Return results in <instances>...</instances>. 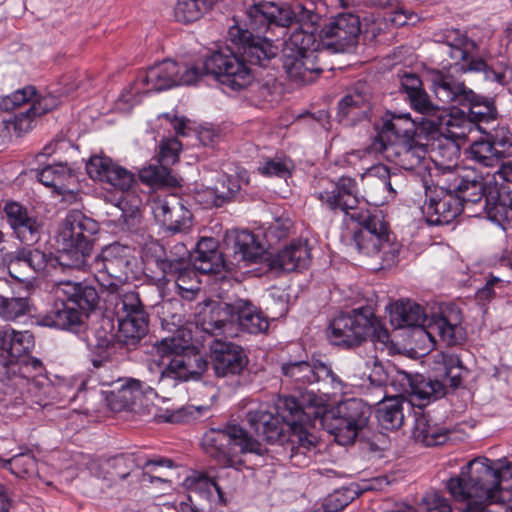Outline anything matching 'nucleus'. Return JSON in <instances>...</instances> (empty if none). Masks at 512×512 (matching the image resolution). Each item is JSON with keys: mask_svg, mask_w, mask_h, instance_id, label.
<instances>
[{"mask_svg": "<svg viewBox=\"0 0 512 512\" xmlns=\"http://www.w3.org/2000/svg\"><path fill=\"white\" fill-rule=\"evenodd\" d=\"M32 304L28 296L16 294L7 280L0 279V317L7 321L28 314Z\"/></svg>", "mask_w": 512, "mask_h": 512, "instance_id": "obj_44", "label": "nucleus"}, {"mask_svg": "<svg viewBox=\"0 0 512 512\" xmlns=\"http://www.w3.org/2000/svg\"><path fill=\"white\" fill-rule=\"evenodd\" d=\"M164 256H157L155 259L156 267L161 271V263H181L183 265L190 264L189 261V249L184 243H177L173 249L170 250L169 254L163 251Z\"/></svg>", "mask_w": 512, "mask_h": 512, "instance_id": "obj_58", "label": "nucleus"}, {"mask_svg": "<svg viewBox=\"0 0 512 512\" xmlns=\"http://www.w3.org/2000/svg\"><path fill=\"white\" fill-rule=\"evenodd\" d=\"M107 309H111L118 324L119 337L124 342L135 343L147 332L148 314L141 303L139 294L120 286L108 291Z\"/></svg>", "mask_w": 512, "mask_h": 512, "instance_id": "obj_20", "label": "nucleus"}, {"mask_svg": "<svg viewBox=\"0 0 512 512\" xmlns=\"http://www.w3.org/2000/svg\"><path fill=\"white\" fill-rule=\"evenodd\" d=\"M400 84L408 96L411 107L422 115V125L430 123L431 118L438 115V112L442 110L438 105L431 102L422 88V81L417 74L404 72L400 75Z\"/></svg>", "mask_w": 512, "mask_h": 512, "instance_id": "obj_38", "label": "nucleus"}, {"mask_svg": "<svg viewBox=\"0 0 512 512\" xmlns=\"http://www.w3.org/2000/svg\"><path fill=\"white\" fill-rule=\"evenodd\" d=\"M371 330L369 331L368 336L371 339V342L375 345L377 349H384L387 347L389 343V332L386 328L382 327L374 317V313L372 312L371 316Z\"/></svg>", "mask_w": 512, "mask_h": 512, "instance_id": "obj_62", "label": "nucleus"}, {"mask_svg": "<svg viewBox=\"0 0 512 512\" xmlns=\"http://www.w3.org/2000/svg\"><path fill=\"white\" fill-rule=\"evenodd\" d=\"M361 32L359 15L352 12L339 13L321 28L317 44L325 53L350 52L358 44Z\"/></svg>", "mask_w": 512, "mask_h": 512, "instance_id": "obj_22", "label": "nucleus"}, {"mask_svg": "<svg viewBox=\"0 0 512 512\" xmlns=\"http://www.w3.org/2000/svg\"><path fill=\"white\" fill-rule=\"evenodd\" d=\"M213 370L218 378H232L241 375L248 365L244 349L231 341L214 339L210 345Z\"/></svg>", "mask_w": 512, "mask_h": 512, "instance_id": "obj_32", "label": "nucleus"}, {"mask_svg": "<svg viewBox=\"0 0 512 512\" xmlns=\"http://www.w3.org/2000/svg\"><path fill=\"white\" fill-rule=\"evenodd\" d=\"M483 210L488 220L499 226L507 235L512 233V189L509 185L483 181Z\"/></svg>", "mask_w": 512, "mask_h": 512, "instance_id": "obj_30", "label": "nucleus"}, {"mask_svg": "<svg viewBox=\"0 0 512 512\" xmlns=\"http://www.w3.org/2000/svg\"><path fill=\"white\" fill-rule=\"evenodd\" d=\"M188 345L175 337L164 338L156 346L157 352L162 356L161 363L150 365V371H156L159 376L156 380L150 379V382H157L160 389L174 388L180 382L189 380L193 375H199L207 367V361L200 355H195L193 360L196 363L197 370H192L191 359L186 360L182 353Z\"/></svg>", "mask_w": 512, "mask_h": 512, "instance_id": "obj_18", "label": "nucleus"}, {"mask_svg": "<svg viewBox=\"0 0 512 512\" xmlns=\"http://www.w3.org/2000/svg\"><path fill=\"white\" fill-rule=\"evenodd\" d=\"M24 369L31 370L34 374L29 385H25L26 387L14 397L16 401L27 402V405L36 404L43 408L54 404L65 407L87 394V380L84 376L57 378L55 382H51L45 374L41 360L33 361L31 365L24 366Z\"/></svg>", "mask_w": 512, "mask_h": 512, "instance_id": "obj_13", "label": "nucleus"}, {"mask_svg": "<svg viewBox=\"0 0 512 512\" xmlns=\"http://www.w3.org/2000/svg\"><path fill=\"white\" fill-rule=\"evenodd\" d=\"M47 263L48 257L44 252L38 249L22 248L11 255L8 271L12 278L24 282L30 276L27 275V271H22L21 265H26L33 274H38L45 270Z\"/></svg>", "mask_w": 512, "mask_h": 512, "instance_id": "obj_39", "label": "nucleus"}, {"mask_svg": "<svg viewBox=\"0 0 512 512\" xmlns=\"http://www.w3.org/2000/svg\"><path fill=\"white\" fill-rule=\"evenodd\" d=\"M151 208L155 219L166 226L171 222L173 213L181 212V199L173 194L158 196L153 200Z\"/></svg>", "mask_w": 512, "mask_h": 512, "instance_id": "obj_52", "label": "nucleus"}, {"mask_svg": "<svg viewBox=\"0 0 512 512\" xmlns=\"http://www.w3.org/2000/svg\"><path fill=\"white\" fill-rule=\"evenodd\" d=\"M162 277L159 279L163 284H172L177 294L184 300H194L200 291L201 281L198 270L181 263L162 262Z\"/></svg>", "mask_w": 512, "mask_h": 512, "instance_id": "obj_34", "label": "nucleus"}, {"mask_svg": "<svg viewBox=\"0 0 512 512\" xmlns=\"http://www.w3.org/2000/svg\"><path fill=\"white\" fill-rule=\"evenodd\" d=\"M141 181L152 187L172 185L174 178L168 165H150L139 172Z\"/></svg>", "mask_w": 512, "mask_h": 512, "instance_id": "obj_54", "label": "nucleus"}, {"mask_svg": "<svg viewBox=\"0 0 512 512\" xmlns=\"http://www.w3.org/2000/svg\"><path fill=\"white\" fill-rule=\"evenodd\" d=\"M421 120L422 116L413 119L409 112L388 111L381 118V124L376 126L377 134L371 144L379 142L387 146L415 138L418 130L427 132L428 125H422Z\"/></svg>", "mask_w": 512, "mask_h": 512, "instance_id": "obj_29", "label": "nucleus"}, {"mask_svg": "<svg viewBox=\"0 0 512 512\" xmlns=\"http://www.w3.org/2000/svg\"><path fill=\"white\" fill-rule=\"evenodd\" d=\"M248 15L243 25L235 22L229 27L228 39L235 47L221 48L211 53L204 61L202 67H199L204 74H211L226 89L240 91L247 88L254 80V75L250 68L251 65H257L249 61L248 56L244 54L241 44L232 40L230 31L233 27L249 28L247 26Z\"/></svg>", "mask_w": 512, "mask_h": 512, "instance_id": "obj_16", "label": "nucleus"}, {"mask_svg": "<svg viewBox=\"0 0 512 512\" xmlns=\"http://www.w3.org/2000/svg\"><path fill=\"white\" fill-rule=\"evenodd\" d=\"M192 224V214L181 203V212L173 213L171 222L166 224L167 230L172 234L187 232Z\"/></svg>", "mask_w": 512, "mask_h": 512, "instance_id": "obj_59", "label": "nucleus"}, {"mask_svg": "<svg viewBox=\"0 0 512 512\" xmlns=\"http://www.w3.org/2000/svg\"><path fill=\"white\" fill-rule=\"evenodd\" d=\"M128 194L122 192L116 200L115 206L120 211L119 222H121L127 230L136 229L141 220L140 210L137 204H129L127 200Z\"/></svg>", "mask_w": 512, "mask_h": 512, "instance_id": "obj_55", "label": "nucleus"}, {"mask_svg": "<svg viewBox=\"0 0 512 512\" xmlns=\"http://www.w3.org/2000/svg\"><path fill=\"white\" fill-rule=\"evenodd\" d=\"M428 125L427 134L442 137L447 142L445 144L439 143L437 149L434 151L433 163L435 165V172L432 174L437 179L439 177H445L446 175L453 173L457 176H464L469 169L460 168L457 166L459 158V144L458 140L464 139L465 137H448L442 134L436 126L426 123Z\"/></svg>", "mask_w": 512, "mask_h": 512, "instance_id": "obj_35", "label": "nucleus"}, {"mask_svg": "<svg viewBox=\"0 0 512 512\" xmlns=\"http://www.w3.org/2000/svg\"><path fill=\"white\" fill-rule=\"evenodd\" d=\"M385 27V19L371 15L364 19L361 33H364V35L370 39H374L384 30Z\"/></svg>", "mask_w": 512, "mask_h": 512, "instance_id": "obj_63", "label": "nucleus"}, {"mask_svg": "<svg viewBox=\"0 0 512 512\" xmlns=\"http://www.w3.org/2000/svg\"><path fill=\"white\" fill-rule=\"evenodd\" d=\"M362 179L367 185L381 194L378 198L370 195V200L365 201L362 199L365 206L367 203H371L373 206L378 207L395 199L397 192L393 187L392 176L387 166L377 164L368 168L362 175Z\"/></svg>", "mask_w": 512, "mask_h": 512, "instance_id": "obj_41", "label": "nucleus"}, {"mask_svg": "<svg viewBox=\"0 0 512 512\" xmlns=\"http://www.w3.org/2000/svg\"><path fill=\"white\" fill-rule=\"evenodd\" d=\"M3 210L10 228L19 241L31 245L39 240L41 224L24 205L9 201Z\"/></svg>", "mask_w": 512, "mask_h": 512, "instance_id": "obj_37", "label": "nucleus"}, {"mask_svg": "<svg viewBox=\"0 0 512 512\" xmlns=\"http://www.w3.org/2000/svg\"><path fill=\"white\" fill-rule=\"evenodd\" d=\"M357 193L356 181L341 177L329 189L318 192L317 198L331 211L342 212L359 224L353 234L359 253L367 256L381 254L383 261L393 262L399 252L398 245L391 241L383 217L376 210L366 208Z\"/></svg>", "mask_w": 512, "mask_h": 512, "instance_id": "obj_6", "label": "nucleus"}, {"mask_svg": "<svg viewBox=\"0 0 512 512\" xmlns=\"http://www.w3.org/2000/svg\"><path fill=\"white\" fill-rule=\"evenodd\" d=\"M34 347V337L28 331H16L10 327L0 330V391L14 398L33 378L31 365L38 358L28 353Z\"/></svg>", "mask_w": 512, "mask_h": 512, "instance_id": "obj_11", "label": "nucleus"}, {"mask_svg": "<svg viewBox=\"0 0 512 512\" xmlns=\"http://www.w3.org/2000/svg\"><path fill=\"white\" fill-rule=\"evenodd\" d=\"M367 152L382 156L405 170H415L417 173H421L422 170L429 169L427 146L419 143L415 138L390 143L387 146L379 142L370 144L367 147Z\"/></svg>", "mask_w": 512, "mask_h": 512, "instance_id": "obj_25", "label": "nucleus"}, {"mask_svg": "<svg viewBox=\"0 0 512 512\" xmlns=\"http://www.w3.org/2000/svg\"><path fill=\"white\" fill-rule=\"evenodd\" d=\"M485 138L473 141L466 150V158L485 167H493L512 156V137L505 127L484 133Z\"/></svg>", "mask_w": 512, "mask_h": 512, "instance_id": "obj_26", "label": "nucleus"}, {"mask_svg": "<svg viewBox=\"0 0 512 512\" xmlns=\"http://www.w3.org/2000/svg\"><path fill=\"white\" fill-rule=\"evenodd\" d=\"M38 117L32 113L31 108L16 113L13 118L0 119V143L10 136V131L13 130L18 136L27 133L34 126L35 118Z\"/></svg>", "mask_w": 512, "mask_h": 512, "instance_id": "obj_50", "label": "nucleus"}, {"mask_svg": "<svg viewBox=\"0 0 512 512\" xmlns=\"http://www.w3.org/2000/svg\"><path fill=\"white\" fill-rule=\"evenodd\" d=\"M238 180L226 174L220 176L213 187H207L203 195L207 198V206L220 207L232 199L240 190Z\"/></svg>", "mask_w": 512, "mask_h": 512, "instance_id": "obj_46", "label": "nucleus"}, {"mask_svg": "<svg viewBox=\"0 0 512 512\" xmlns=\"http://www.w3.org/2000/svg\"><path fill=\"white\" fill-rule=\"evenodd\" d=\"M196 323L204 333L212 336L233 335L235 324L249 334L262 333L269 327L262 312L251 302L242 299L233 304L206 305Z\"/></svg>", "mask_w": 512, "mask_h": 512, "instance_id": "obj_14", "label": "nucleus"}, {"mask_svg": "<svg viewBox=\"0 0 512 512\" xmlns=\"http://www.w3.org/2000/svg\"><path fill=\"white\" fill-rule=\"evenodd\" d=\"M433 369L442 380L426 378L421 374L397 371L392 385L402 396H409L413 405L425 406L445 395L446 385L458 387L462 382L464 366L458 355L437 352L433 355Z\"/></svg>", "mask_w": 512, "mask_h": 512, "instance_id": "obj_8", "label": "nucleus"}, {"mask_svg": "<svg viewBox=\"0 0 512 512\" xmlns=\"http://www.w3.org/2000/svg\"><path fill=\"white\" fill-rule=\"evenodd\" d=\"M202 77V71L195 65H180L166 59L159 62L141 75L129 90L120 94L116 106L119 110L129 111L141 102L143 95L161 92L179 85H193Z\"/></svg>", "mask_w": 512, "mask_h": 512, "instance_id": "obj_12", "label": "nucleus"}, {"mask_svg": "<svg viewBox=\"0 0 512 512\" xmlns=\"http://www.w3.org/2000/svg\"><path fill=\"white\" fill-rule=\"evenodd\" d=\"M247 15L249 28L235 26L230 35L249 61L265 67L278 53L275 42L283 40V68L292 81L311 83L326 69L320 63L325 52L317 44L320 15L313 3L263 1L250 6Z\"/></svg>", "mask_w": 512, "mask_h": 512, "instance_id": "obj_1", "label": "nucleus"}, {"mask_svg": "<svg viewBox=\"0 0 512 512\" xmlns=\"http://www.w3.org/2000/svg\"><path fill=\"white\" fill-rule=\"evenodd\" d=\"M462 321L461 311L455 305H447L429 319L425 334L432 342L438 336L448 346L461 344L466 339Z\"/></svg>", "mask_w": 512, "mask_h": 512, "instance_id": "obj_31", "label": "nucleus"}, {"mask_svg": "<svg viewBox=\"0 0 512 512\" xmlns=\"http://www.w3.org/2000/svg\"><path fill=\"white\" fill-rule=\"evenodd\" d=\"M174 463L171 459L164 457L149 458L144 470L138 474L140 478L138 483L142 487L153 486L159 489L163 494L169 493L174 489L173 481L162 472V469H171Z\"/></svg>", "mask_w": 512, "mask_h": 512, "instance_id": "obj_42", "label": "nucleus"}, {"mask_svg": "<svg viewBox=\"0 0 512 512\" xmlns=\"http://www.w3.org/2000/svg\"><path fill=\"white\" fill-rule=\"evenodd\" d=\"M372 415L371 406L359 398L341 401L328 424L329 432L340 445H350L356 440Z\"/></svg>", "mask_w": 512, "mask_h": 512, "instance_id": "obj_21", "label": "nucleus"}, {"mask_svg": "<svg viewBox=\"0 0 512 512\" xmlns=\"http://www.w3.org/2000/svg\"><path fill=\"white\" fill-rule=\"evenodd\" d=\"M149 457L142 451L120 453L107 459L92 460L88 469L90 473L100 479L116 484L119 481L130 479V483L137 482L138 474L144 470Z\"/></svg>", "mask_w": 512, "mask_h": 512, "instance_id": "obj_23", "label": "nucleus"}, {"mask_svg": "<svg viewBox=\"0 0 512 512\" xmlns=\"http://www.w3.org/2000/svg\"><path fill=\"white\" fill-rule=\"evenodd\" d=\"M101 384L111 387L102 393L113 411L130 409L142 398L153 400L157 397L154 387L135 378H117L112 382L101 380Z\"/></svg>", "mask_w": 512, "mask_h": 512, "instance_id": "obj_28", "label": "nucleus"}, {"mask_svg": "<svg viewBox=\"0 0 512 512\" xmlns=\"http://www.w3.org/2000/svg\"><path fill=\"white\" fill-rule=\"evenodd\" d=\"M301 401L297 403L295 395L278 396L273 404L260 403L246 415L250 427L268 443L282 442L289 432V458L299 467L311 460L317 439L308 428L324 416L327 399L308 391L301 395Z\"/></svg>", "mask_w": 512, "mask_h": 512, "instance_id": "obj_2", "label": "nucleus"}, {"mask_svg": "<svg viewBox=\"0 0 512 512\" xmlns=\"http://www.w3.org/2000/svg\"><path fill=\"white\" fill-rule=\"evenodd\" d=\"M69 147H71L70 141L61 136L46 144L36 155V161L39 164V167L35 168L36 177L44 186L53 188L59 194L69 191V181L73 178L71 170L65 164H45L44 160Z\"/></svg>", "mask_w": 512, "mask_h": 512, "instance_id": "obj_27", "label": "nucleus"}, {"mask_svg": "<svg viewBox=\"0 0 512 512\" xmlns=\"http://www.w3.org/2000/svg\"><path fill=\"white\" fill-rule=\"evenodd\" d=\"M451 496L466 502L463 512H512V464L478 457L446 485Z\"/></svg>", "mask_w": 512, "mask_h": 512, "instance_id": "obj_5", "label": "nucleus"}, {"mask_svg": "<svg viewBox=\"0 0 512 512\" xmlns=\"http://www.w3.org/2000/svg\"><path fill=\"white\" fill-rule=\"evenodd\" d=\"M436 41L444 45V53L454 61L452 68L456 72H483L485 80L502 86L512 80V68L505 66L495 70L482 59H474L472 55L477 49V44L459 29L443 30L436 35Z\"/></svg>", "mask_w": 512, "mask_h": 512, "instance_id": "obj_17", "label": "nucleus"}, {"mask_svg": "<svg viewBox=\"0 0 512 512\" xmlns=\"http://www.w3.org/2000/svg\"><path fill=\"white\" fill-rule=\"evenodd\" d=\"M412 434L416 442L425 446L442 445L448 439V430L434 423L426 414L416 417Z\"/></svg>", "mask_w": 512, "mask_h": 512, "instance_id": "obj_45", "label": "nucleus"}, {"mask_svg": "<svg viewBox=\"0 0 512 512\" xmlns=\"http://www.w3.org/2000/svg\"><path fill=\"white\" fill-rule=\"evenodd\" d=\"M239 231L240 230L234 231L227 239L228 246H230L231 250L229 262L224 260L220 251H212L211 253H195L193 256V267L202 274L217 273L225 266H227L228 269H231L230 265L237 267V265L233 264V242L236 232ZM238 268L240 267L238 266Z\"/></svg>", "mask_w": 512, "mask_h": 512, "instance_id": "obj_47", "label": "nucleus"}, {"mask_svg": "<svg viewBox=\"0 0 512 512\" xmlns=\"http://www.w3.org/2000/svg\"><path fill=\"white\" fill-rule=\"evenodd\" d=\"M2 466L17 477L32 475L37 470V462L30 452L18 453L10 459H0Z\"/></svg>", "mask_w": 512, "mask_h": 512, "instance_id": "obj_53", "label": "nucleus"}, {"mask_svg": "<svg viewBox=\"0 0 512 512\" xmlns=\"http://www.w3.org/2000/svg\"><path fill=\"white\" fill-rule=\"evenodd\" d=\"M284 381L299 392L297 403H301V395L305 392H313L317 396L324 395L327 399V407L331 394L344 396L352 394L354 386L341 379L332 367L324 362L289 361L281 365Z\"/></svg>", "mask_w": 512, "mask_h": 512, "instance_id": "obj_15", "label": "nucleus"}, {"mask_svg": "<svg viewBox=\"0 0 512 512\" xmlns=\"http://www.w3.org/2000/svg\"><path fill=\"white\" fill-rule=\"evenodd\" d=\"M482 181H491L494 183L509 185L512 189V162L503 163L498 170L490 177H481Z\"/></svg>", "mask_w": 512, "mask_h": 512, "instance_id": "obj_64", "label": "nucleus"}, {"mask_svg": "<svg viewBox=\"0 0 512 512\" xmlns=\"http://www.w3.org/2000/svg\"><path fill=\"white\" fill-rule=\"evenodd\" d=\"M264 261L273 272H292L308 267L311 261L307 241H294L275 254H268L262 239L248 230L236 232L233 242V264L247 267Z\"/></svg>", "mask_w": 512, "mask_h": 512, "instance_id": "obj_9", "label": "nucleus"}, {"mask_svg": "<svg viewBox=\"0 0 512 512\" xmlns=\"http://www.w3.org/2000/svg\"><path fill=\"white\" fill-rule=\"evenodd\" d=\"M218 0H177L174 14L177 21L191 23L199 20Z\"/></svg>", "mask_w": 512, "mask_h": 512, "instance_id": "obj_51", "label": "nucleus"}, {"mask_svg": "<svg viewBox=\"0 0 512 512\" xmlns=\"http://www.w3.org/2000/svg\"><path fill=\"white\" fill-rule=\"evenodd\" d=\"M98 229V223L81 211L69 212L57 236L59 261L63 267L88 269L101 288L115 291L127 280L126 270L132 258V248L119 242L111 243L89 263L93 235Z\"/></svg>", "mask_w": 512, "mask_h": 512, "instance_id": "obj_3", "label": "nucleus"}, {"mask_svg": "<svg viewBox=\"0 0 512 512\" xmlns=\"http://www.w3.org/2000/svg\"><path fill=\"white\" fill-rule=\"evenodd\" d=\"M52 293L56 299L45 314L38 316L37 324L40 326L72 329L81 323L83 313L94 310L99 302L96 289L81 281H56Z\"/></svg>", "mask_w": 512, "mask_h": 512, "instance_id": "obj_10", "label": "nucleus"}, {"mask_svg": "<svg viewBox=\"0 0 512 512\" xmlns=\"http://www.w3.org/2000/svg\"><path fill=\"white\" fill-rule=\"evenodd\" d=\"M371 110L367 94L353 91L345 95L338 103L337 117L344 125H354L365 119Z\"/></svg>", "mask_w": 512, "mask_h": 512, "instance_id": "obj_43", "label": "nucleus"}, {"mask_svg": "<svg viewBox=\"0 0 512 512\" xmlns=\"http://www.w3.org/2000/svg\"><path fill=\"white\" fill-rule=\"evenodd\" d=\"M296 168L295 162L283 153L265 158L257 167L259 174L265 177H277L287 180Z\"/></svg>", "mask_w": 512, "mask_h": 512, "instance_id": "obj_48", "label": "nucleus"}, {"mask_svg": "<svg viewBox=\"0 0 512 512\" xmlns=\"http://www.w3.org/2000/svg\"><path fill=\"white\" fill-rule=\"evenodd\" d=\"M60 104V99L58 96L53 94L41 95L29 105L32 110V113L37 116H41L53 109H55Z\"/></svg>", "mask_w": 512, "mask_h": 512, "instance_id": "obj_60", "label": "nucleus"}, {"mask_svg": "<svg viewBox=\"0 0 512 512\" xmlns=\"http://www.w3.org/2000/svg\"><path fill=\"white\" fill-rule=\"evenodd\" d=\"M390 322L396 329L419 327L425 333L429 319L421 305L412 301H398L387 307Z\"/></svg>", "mask_w": 512, "mask_h": 512, "instance_id": "obj_40", "label": "nucleus"}, {"mask_svg": "<svg viewBox=\"0 0 512 512\" xmlns=\"http://www.w3.org/2000/svg\"><path fill=\"white\" fill-rule=\"evenodd\" d=\"M204 451L221 467L209 472L191 471L182 481L189 493L206 500L211 506L225 504L226 496L234 489L244 465L242 455L264 451L261 443L241 426L227 425L224 429H210L202 437Z\"/></svg>", "mask_w": 512, "mask_h": 512, "instance_id": "obj_4", "label": "nucleus"}, {"mask_svg": "<svg viewBox=\"0 0 512 512\" xmlns=\"http://www.w3.org/2000/svg\"><path fill=\"white\" fill-rule=\"evenodd\" d=\"M35 96L36 89L33 86H26L3 98L0 102V106L6 111L14 110L26 104L30 105Z\"/></svg>", "mask_w": 512, "mask_h": 512, "instance_id": "obj_56", "label": "nucleus"}, {"mask_svg": "<svg viewBox=\"0 0 512 512\" xmlns=\"http://www.w3.org/2000/svg\"><path fill=\"white\" fill-rule=\"evenodd\" d=\"M481 176L468 171L464 176L450 173L436 179V188L422 207L429 225H446L455 220L465 208L481 203L483 197Z\"/></svg>", "mask_w": 512, "mask_h": 512, "instance_id": "obj_7", "label": "nucleus"}, {"mask_svg": "<svg viewBox=\"0 0 512 512\" xmlns=\"http://www.w3.org/2000/svg\"><path fill=\"white\" fill-rule=\"evenodd\" d=\"M431 89L440 104L466 106L473 101L475 93L464 82L455 79L450 73L440 71L431 74Z\"/></svg>", "mask_w": 512, "mask_h": 512, "instance_id": "obj_36", "label": "nucleus"}, {"mask_svg": "<svg viewBox=\"0 0 512 512\" xmlns=\"http://www.w3.org/2000/svg\"><path fill=\"white\" fill-rule=\"evenodd\" d=\"M468 112L454 108L451 110L442 109L438 115L430 120V124L448 137H467L473 130L486 133L482 124L494 121L496 109L493 103L475 94L473 101L467 102Z\"/></svg>", "mask_w": 512, "mask_h": 512, "instance_id": "obj_19", "label": "nucleus"}, {"mask_svg": "<svg viewBox=\"0 0 512 512\" xmlns=\"http://www.w3.org/2000/svg\"><path fill=\"white\" fill-rule=\"evenodd\" d=\"M376 416L382 428L386 430L400 428L403 424L404 414L399 397L381 400L378 403Z\"/></svg>", "mask_w": 512, "mask_h": 512, "instance_id": "obj_49", "label": "nucleus"}, {"mask_svg": "<svg viewBox=\"0 0 512 512\" xmlns=\"http://www.w3.org/2000/svg\"><path fill=\"white\" fill-rule=\"evenodd\" d=\"M372 310L369 307L354 309L351 313L336 316L329 325L328 338L333 345L352 347L368 337L371 330Z\"/></svg>", "mask_w": 512, "mask_h": 512, "instance_id": "obj_24", "label": "nucleus"}, {"mask_svg": "<svg viewBox=\"0 0 512 512\" xmlns=\"http://www.w3.org/2000/svg\"><path fill=\"white\" fill-rule=\"evenodd\" d=\"M510 281L491 275L486 284L476 292L479 301H489L496 295V289L504 288Z\"/></svg>", "mask_w": 512, "mask_h": 512, "instance_id": "obj_61", "label": "nucleus"}, {"mask_svg": "<svg viewBox=\"0 0 512 512\" xmlns=\"http://www.w3.org/2000/svg\"><path fill=\"white\" fill-rule=\"evenodd\" d=\"M182 144L177 138L163 139L159 145V162L164 165H173L179 159Z\"/></svg>", "mask_w": 512, "mask_h": 512, "instance_id": "obj_57", "label": "nucleus"}, {"mask_svg": "<svg viewBox=\"0 0 512 512\" xmlns=\"http://www.w3.org/2000/svg\"><path fill=\"white\" fill-rule=\"evenodd\" d=\"M86 171L91 179L108 183L122 192H127L135 182L131 171L104 155L91 156L86 163Z\"/></svg>", "mask_w": 512, "mask_h": 512, "instance_id": "obj_33", "label": "nucleus"}]
</instances>
